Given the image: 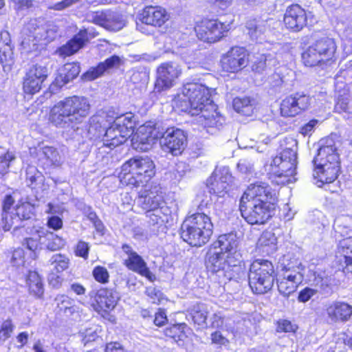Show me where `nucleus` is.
<instances>
[{
  "instance_id": "obj_1",
  "label": "nucleus",
  "mask_w": 352,
  "mask_h": 352,
  "mask_svg": "<svg viewBox=\"0 0 352 352\" xmlns=\"http://www.w3.org/2000/svg\"><path fill=\"white\" fill-rule=\"evenodd\" d=\"M278 199L269 184L263 182L250 184L239 201L241 217L250 225H264L274 214Z\"/></svg>"
},
{
  "instance_id": "obj_2",
  "label": "nucleus",
  "mask_w": 352,
  "mask_h": 352,
  "mask_svg": "<svg viewBox=\"0 0 352 352\" xmlns=\"http://www.w3.org/2000/svg\"><path fill=\"white\" fill-rule=\"evenodd\" d=\"M214 89L203 84L188 82L182 85L180 91L175 94L173 102L176 109L190 116H198L207 111L208 107L212 109L211 114L203 115L206 120L215 118V105L212 96Z\"/></svg>"
},
{
  "instance_id": "obj_3",
  "label": "nucleus",
  "mask_w": 352,
  "mask_h": 352,
  "mask_svg": "<svg viewBox=\"0 0 352 352\" xmlns=\"http://www.w3.org/2000/svg\"><path fill=\"white\" fill-rule=\"evenodd\" d=\"M90 112L91 104L87 98L70 96L59 100L51 107L48 121L56 127L65 128L82 123Z\"/></svg>"
},
{
  "instance_id": "obj_4",
  "label": "nucleus",
  "mask_w": 352,
  "mask_h": 352,
  "mask_svg": "<svg viewBox=\"0 0 352 352\" xmlns=\"http://www.w3.org/2000/svg\"><path fill=\"white\" fill-rule=\"evenodd\" d=\"M210 217L203 212L187 214L179 228L180 239L192 248H201L207 244L213 234Z\"/></svg>"
},
{
  "instance_id": "obj_5",
  "label": "nucleus",
  "mask_w": 352,
  "mask_h": 352,
  "mask_svg": "<svg viewBox=\"0 0 352 352\" xmlns=\"http://www.w3.org/2000/svg\"><path fill=\"white\" fill-rule=\"evenodd\" d=\"M336 41L327 35L318 36L301 52V62L307 67L322 69L334 65L337 60Z\"/></svg>"
},
{
  "instance_id": "obj_6",
  "label": "nucleus",
  "mask_w": 352,
  "mask_h": 352,
  "mask_svg": "<svg viewBox=\"0 0 352 352\" xmlns=\"http://www.w3.org/2000/svg\"><path fill=\"white\" fill-rule=\"evenodd\" d=\"M296 153L292 148H285L266 165L267 177L274 184L285 186L296 180Z\"/></svg>"
},
{
  "instance_id": "obj_7",
  "label": "nucleus",
  "mask_w": 352,
  "mask_h": 352,
  "mask_svg": "<svg viewBox=\"0 0 352 352\" xmlns=\"http://www.w3.org/2000/svg\"><path fill=\"white\" fill-rule=\"evenodd\" d=\"M276 272L272 262L267 259L256 258L252 261L248 272V285L256 295L269 292L274 287Z\"/></svg>"
},
{
  "instance_id": "obj_8",
  "label": "nucleus",
  "mask_w": 352,
  "mask_h": 352,
  "mask_svg": "<svg viewBox=\"0 0 352 352\" xmlns=\"http://www.w3.org/2000/svg\"><path fill=\"white\" fill-rule=\"evenodd\" d=\"M138 199L140 206L151 223L157 225L164 222L167 207L165 193L161 188L151 186L149 189L144 190L139 192Z\"/></svg>"
},
{
  "instance_id": "obj_9",
  "label": "nucleus",
  "mask_w": 352,
  "mask_h": 352,
  "mask_svg": "<svg viewBox=\"0 0 352 352\" xmlns=\"http://www.w3.org/2000/svg\"><path fill=\"white\" fill-rule=\"evenodd\" d=\"M230 25L216 17L202 16L194 22L193 32L196 38L206 44L217 43L228 36Z\"/></svg>"
},
{
  "instance_id": "obj_10",
  "label": "nucleus",
  "mask_w": 352,
  "mask_h": 352,
  "mask_svg": "<svg viewBox=\"0 0 352 352\" xmlns=\"http://www.w3.org/2000/svg\"><path fill=\"white\" fill-rule=\"evenodd\" d=\"M240 263L239 258L227 256L223 252L210 248L206 255L205 265L207 270L229 280L235 278L239 274Z\"/></svg>"
},
{
  "instance_id": "obj_11",
  "label": "nucleus",
  "mask_w": 352,
  "mask_h": 352,
  "mask_svg": "<svg viewBox=\"0 0 352 352\" xmlns=\"http://www.w3.org/2000/svg\"><path fill=\"white\" fill-rule=\"evenodd\" d=\"M250 53L245 47L239 45L231 47L220 58L221 72L224 76L236 74L242 72L250 63Z\"/></svg>"
},
{
  "instance_id": "obj_12",
  "label": "nucleus",
  "mask_w": 352,
  "mask_h": 352,
  "mask_svg": "<svg viewBox=\"0 0 352 352\" xmlns=\"http://www.w3.org/2000/svg\"><path fill=\"white\" fill-rule=\"evenodd\" d=\"M49 77L47 66L34 63L25 72L21 80V89L24 97L32 98L45 87Z\"/></svg>"
},
{
  "instance_id": "obj_13",
  "label": "nucleus",
  "mask_w": 352,
  "mask_h": 352,
  "mask_svg": "<svg viewBox=\"0 0 352 352\" xmlns=\"http://www.w3.org/2000/svg\"><path fill=\"white\" fill-rule=\"evenodd\" d=\"M182 74V69L176 62L167 61L161 63L156 69L153 91L160 94L169 90L176 85Z\"/></svg>"
},
{
  "instance_id": "obj_14",
  "label": "nucleus",
  "mask_w": 352,
  "mask_h": 352,
  "mask_svg": "<svg viewBox=\"0 0 352 352\" xmlns=\"http://www.w3.org/2000/svg\"><path fill=\"white\" fill-rule=\"evenodd\" d=\"M311 104V97L304 91L287 95L280 104V114L284 118H294L307 111Z\"/></svg>"
},
{
  "instance_id": "obj_15",
  "label": "nucleus",
  "mask_w": 352,
  "mask_h": 352,
  "mask_svg": "<svg viewBox=\"0 0 352 352\" xmlns=\"http://www.w3.org/2000/svg\"><path fill=\"white\" fill-rule=\"evenodd\" d=\"M91 307L102 318H107L116 308L120 298L112 288L102 287L97 289L92 296Z\"/></svg>"
},
{
  "instance_id": "obj_16",
  "label": "nucleus",
  "mask_w": 352,
  "mask_h": 352,
  "mask_svg": "<svg viewBox=\"0 0 352 352\" xmlns=\"http://www.w3.org/2000/svg\"><path fill=\"white\" fill-rule=\"evenodd\" d=\"M283 23L289 32H299L308 25L307 11L298 3H292L285 9Z\"/></svg>"
},
{
  "instance_id": "obj_17",
  "label": "nucleus",
  "mask_w": 352,
  "mask_h": 352,
  "mask_svg": "<svg viewBox=\"0 0 352 352\" xmlns=\"http://www.w3.org/2000/svg\"><path fill=\"white\" fill-rule=\"evenodd\" d=\"M121 248L127 256L122 263L129 270L146 278L150 281L155 280V276L151 272L146 261L129 244L124 243Z\"/></svg>"
},
{
  "instance_id": "obj_18",
  "label": "nucleus",
  "mask_w": 352,
  "mask_h": 352,
  "mask_svg": "<svg viewBox=\"0 0 352 352\" xmlns=\"http://www.w3.org/2000/svg\"><path fill=\"white\" fill-rule=\"evenodd\" d=\"M162 146L174 156L181 155L187 144L184 131L175 127H168L162 136Z\"/></svg>"
},
{
  "instance_id": "obj_19",
  "label": "nucleus",
  "mask_w": 352,
  "mask_h": 352,
  "mask_svg": "<svg viewBox=\"0 0 352 352\" xmlns=\"http://www.w3.org/2000/svg\"><path fill=\"white\" fill-rule=\"evenodd\" d=\"M169 18V14L165 8L152 5L144 6L138 15L140 22L155 28L162 27Z\"/></svg>"
},
{
  "instance_id": "obj_20",
  "label": "nucleus",
  "mask_w": 352,
  "mask_h": 352,
  "mask_svg": "<svg viewBox=\"0 0 352 352\" xmlns=\"http://www.w3.org/2000/svg\"><path fill=\"white\" fill-rule=\"evenodd\" d=\"M333 263L344 273L352 272V236L338 241L335 250Z\"/></svg>"
},
{
  "instance_id": "obj_21",
  "label": "nucleus",
  "mask_w": 352,
  "mask_h": 352,
  "mask_svg": "<svg viewBox=\"0 0 352 352\" xmlns=\"http://www.w3.org/2000/svg\"><path fill=\"white\" fill-rule=\"evenodd\" d=\"M97 34L89 32L87 28L80 29L65 44L60 47V54L64 56H70L75 54Z\"/></svg>"
},
{
  "instance_id": "obj_22",
  "label": "nucleus",
  "mask_w": 352,
  "mask_h": 352,
  "mask_svg": "<svg viewBox=\"0 0 352 352\" xmlns=\"http://www.w3.org/2000/svg\"><path fill=\"white\" fill-rule=\"evenodd\" d=\"M314 164H340V155L334 141L327 139L323 141L313 160Z\"/></svg>"
},
{
  "instance_id": "obj_23",
  "label": "nucleus",
  "mask_w": 352,
  "mask_h": 352,
  "mask_svg": "<svg viewBox=\"0 0 352 352\" xmlns=\"http://www.w3.org/2000/svg\"><path fill=\"white\" fill-rule=\"evenodd\" d=\"M136 156L125 161L120 167L118 178L123 186L131 188L140 187L139 173L138 172Z\"/></svg>"
},
{
  "instance_id": "obj_24",
  "label": "nucleus",
  "mask_w": 352,
  "mask_h": 352,
  "mask_svg": "<svg viewBox=\"0 0 352 352\" xmlns=\"http://www.w3.org/2000/svg\"><path fill=\"white\" fill-rule=\"evenodd\" d=\"M237 246L236 236L232 233H228L219 235L209 248L214 250L219 249V252H223L227 256L240 258L241 254L237 250Z\"/></svg>"
},
{
  "instance_id": "obj_25",
  "label": "nucleus",
  "mask_w": 352,
  "mask_h": 352,
  "mask_svg": "<svg viewBox=\"0 0 352 352\" xmlns=\"http://www.w3.org/2000/svg\"><path fill=\"white\" fill-rule=\"evenodd\" d=\"M314 177L320 185L331 184L338 177L340 171V164H314Z\"/></svg>"
},
{
  "instance_id": "obj_26",
  "label": "nucleus",
  "mask_w": 352,
  "mask_h": 352,
  "mask_svg": "<svg viewBox=\"0 0 352 352\" xmlns=\"http://www.w3.org/2000/svg\"><path fill=\"white\" fill-rule=\"evenodd\" d=\"M326 311L328 317L334 322H345L352 316V306L345 302H333Z\"/></svg>"
},
{
  "instance_id": "obj_27",
  "label": "nucleus",
  "mask_w": 352,
  "mask_h": 352,
  "mask_svg": "<svg viewBox=\"0 0 352 352\" xmlns=\"http://www.w3.org/2000/svg\"><path fill=\"white\" fill-rule=\"evenodd\" d=\"M24 279L28 294L36 299L43 298L45 293L44 283L38 272L36 270H28Z\"/></svg>"
},
{
  "instance_id": "obj_28",
  "label": "nucleus",
  "mask_w": 352,
  "mask_h": 352,
  "mask_svg": "<svg viewBox=\"0 0 352 352\" xmlns=\"http://www.w3.org/2000/svg\"><path fill=\"white\" fill-rule=\"evenodd\" d=\"M80 72V66L78 62L66 63L59 69L53 83L58 87H63L76 78Z\"/></svg>"
},
{
  "instance_id": "obj_29",
  "label": "nucleus",
  "mask_w": 352,
  "mask_h": 352,
  "mask_svg": "<svg viewBox=\"0 0 352 352\" xmlns=\"http://www.w3.org/2000/svg\"><path fill=\"white\" fill-rule=\"evenodd\" d=\"M140 186L149 182L155 175V165L148 157L136 155Z\"/></svg>"
},
{
  "instance_id": "obj_30",
  "label": "nucleus",
  "mask_w": 352,
  "mask_h": 352,
  "mask_svg": "<svg viewBox=\"0 0 352 352\" xmlns=\"http://www.w3.org/2000/svg\"><path fill=\"white\" fill-rule=\"evenodd\" d=\"M129 138L126 134L122 133L114 124H111L106 130L103 137L104 146L113 149L123 144Z\"/></svg>"
},
{
  "instance_id": "obj_31",
  "label": "nucleus",
  "mask_w": 352,
  "mask_h": 352,
  "mask_svg": "<svg viewBox=\"0 0 352 352\" xmlns=\"http://www.w3.org/2000/svg\"><path fill=\"white\" fill-rule=\"evenodd\" d=\"M121 63L120 58L117 55H112L104 61L97 64L96 66L90 68L86 73L87 78L90 80H95L104 74L109 69L118 66Z\"/></svg>"
},
{
  "instance_id": "obj_32",
  "label": "nucleus",
  "mask_w": 352,
  "mask_h": 352,
  "mask_svg": "<svg viewBox=\"0 0 352 352\" xmlns=\"http://www.w3.org/2000/svg\"><path fill=\"white\" fill-rule=\"evenodd\" d=\"M14 54V45L12 43L10 34L7 30L0 32V62L7 63L12 60Z\"/></svg>"
},
{
  "instance_id": "obj_33",
  "label": "nucleus",
  "mask_w": 352,
  "mask_h": 352,
  "mask_svg": "<svg viewBox=\"0 0 352 352\" xmlns=\"http://www.w3.org/2000/svg\"><path fill=\"white\" fill-rule=\"evenodd\" d=\"M189 314L194 326L197 329H202L207 327L208 311L204 304L197 302L190 308Z\"/></svg>"
},
{
  "instance_id": "obj_34",
  "label": "nucleus",
  "mask_w": 352,
  "mask_h": 352,
  "mask_svg": "<svg viewBox=\"0 0 352 352\" xmlns=\"http://www.w3.org/2000/svg\"><path fill=\"white\" fill-rule=\"evenodd\" d=\"M276 283L279 293L287 297L294 293L298 287L296 274L284 276Z\"/></svg>"
},
{
  "instance_id": "obj_35",
  "label": "nucleus",
  "mask_w": 352,
  "mask_h": 352,
  "mask_svg": "<svg viewBox=\"0 0 352 352\" xmlns=\"http://www.w3.org/2000/svg\"><path fill=\"white\" fill-rule=\"evenodd\" d=\"M254 104V99L246 96L235 97L232 100V107L234 111L245 116L252 114Z\"/></svg>"
},
{
  "instance_id": "obj_36",
  "label": "nucleus",
  "mask_w": 352,
  "mask_h": 352,
  "mask_svg": "<svg viewBox=\"0 0 352 352\" xmlns=\"http://www.w3.org/2000/svg\"><path fill=\"white\" fill-rule=\"evenodd\" d=\"M120 130L129 138L135 127L134 116L131 113H126L115 118L113 122Z\"/></svg>"
},
{
  "instance_id": "obj_37",
  "label": "nucleus",
  "mask_w": 352,
  "mask_h": 352,
  "mask_svg": "<svg viewBox=\"0 0 352 352\" xmlns=\"http://www.w3.org/2000/svg\"><path fill=\"white\" fill-rule=\"evenodd\" d=\"M13 214L19 220H28L35 216L34 206L29 201H19L14 208Z\"/></svg>"
},
{
  "instance_id": "obj_38",
  "label": "nucleus",
  "mask_w": 352,
  "mask_h": 352,
  "mask_svg": "<svg viewBox=\"0 0 352 352\" xmlns=\"http://www.w3.org/2000/svg\"><path fill=\"white\" fill-rule=\"evenodd\" d=\"M55 301L58 314L72 315L74 313V300L73 298L65 294H60L56 297Z\"/></svg>"
},
{
  "instance_id": "obj_39",
  "label": "nucleus",
  "mask_w": 352,
  "mask_h": 352,
  "mask_svg": "<svg viewBox=\"0 0 352 352\" xmlns=\"http://www.w3.org/2000/svg\"><path fill=\"white\" fill-rule=\"evenodd\" d=\"M187 324L185 322L173 324L163 330L165 338L179 340L185 335Z\"/></svg>"
},
{
  "instance_id": "obj_40",
  "label": "nucleus",
  "mask_w": 352,
  "mask_h": 352,
  "mask_svg": "<svg viewBox=\"0 0 352 352\" xmlns=\"http://www.w3.org/2000/svg\"><path fill=\"white\" fill-rule=\"evenodd\" d=\"M144 293L152 304L160 305L169 302L168 298L156 287H146Z\"/></svg>"
},
{
  "instance_id": "obj_41",
  "label": "nucleus",
  "mask_w": 352,
  "mask_h": 352,
  "mask_svg": "<svg viewBox=\"0 0 352 352\" xmlns=\"http://www.w3.org/2000/svg\"><path fill=\"white\" fill-rule=\"evenodd\" d=\"M274 324L276 332L278 333L295 334L298 329V326L288 319H278Z\"/></svg>"
},
{
  "instance_id": "obj_42",
  "label": "nucleus",
  "mask_w": 352,
  "mask_h": 352,
  "mask_svg": "<svg viewBox=\"0 0 352 352\" xmlns=\"http://www.w3.org/2000/svg\"><path fill=\"white\" fill-rule=\"evenodd\" d=\"M312 285L318 292H325L331 287V279L329 276L314 273Z\"/></svg>"
},
{
  "instance_id": "obj_43",
  "label": "nucleus",
  "mask_w": 352,
  "mask_h": 352,
  "mask_svg": "<svg viewBox=\"0 0 352 352\" xmlns=\"http://www.w3.org/2000/svg\"><path fill=\"white\" fill-rule=\"evenodd\" d=\"M15 324L12 318H8L1 322L0 325V342L8 340L14 333Z\"/></svg>"
},
{
  "instance_id": "obj_44",
  "label": "nucleus",
  "mask_w": 352,
  "mask_h": 352,
  "mask_svg": "<svg viewBox=\"0 0 352 352\" xmlns=\"http://www.w3.org/2000/svg\"><path fill=\"white\" fill-rule=\"evenodd\" d=\"M92 276L94 280L98 283L105 285L109 282V273L107 269L104 266H95L92 270Z\"/></svg>"
},
{
  "instance_id": "obj_45",
  "label": "nucleus",
  "mask_w": 352,
  "mask_h": 352,
  "mask_svg": "<svg viewBox=\"0 0 352 352\" xmlns=\"http://www.w3.org/2000/svg\"><path fill=\"white\" fill-rule=\"evenodd\" d=\"M16 158L14 154L10 151H6L0 156V175H5L9 172L11 162Z\"/></svg>"
},
{
  "instance_id": "obj_46",
  "label": "nucleus",
  "mask_w": 352,
  "mask_h": 352,
  "mask_svg": "<svg viewBox=\"0 0 352 352\" xmlns=\"http://www.w3.org/2000/svg\"><path fill=\"white\" fill-rule=\"evenodd\" d=\"M53 264L54 268L51 272L63 274L69 267V259L66 256L58 254L54 256Z\"/></svg>"
},
{
  "instance_id": "obj_47",
  "label": "nucleus",
  "mask_w": 352,
  "mask_h": 352,
  "mask_svg": "<svg viewBox=\"0 0 352 352\" xmlns=\"http://www.w3.org/2000/svg\"><path fill=\"white\" fill-rule=\"evenodd\" d=\"M153 322L157 327H162L168 322L166 309L162 307L157 308L153 314Z\"/></svg>"
},
{
  "instance_id": "obj_48",
  "label": "nucleus",
  "mask_w": 352,
  "mask_h": 352,
  "mask_svg": "<svg viewBox=\"0 0 352 352\" xmlns=\"http://www.w3.org/2000/svg\"><path fill=\"white\" fill-rule=\"evenodd\" d=\"M89 250L90 246L89 243L79 240L74 248V254L78 257L82 258L84 260H87Z\"/></svg>"
},
{
  "instance_id": "obj_49",
  "label": "nucleus",
  "mask_w": 352,
  "mask_h": 352,
  "mask_svg": "<svg viewBox=\"0 0 352 352\" xmlns=\"http://www.w3.org/2000/svg\"><path fill=\"white\" fill-rule=\"evenodd\" d=\"M10 262L16 267L23 266L25 263V254L22 249L14 250L12 253Z\"/></svg>"
},
{
  "instance_id": "obj_50",
  "label": "nucleus",
  "mask_w": 352,
  "mask_h": 352,
  "mask_svg": "<svg viewBox=\"0 0 352 352\" xmlns=\"http://www.w3.org/2000/svg\"><path fill=\"white\" fill-rule=\"evenodd\" d=\"M211 343L219 346H226L230 343L229 340L226 338L220 331H215L210 335Z\"/></svg>"
},
{
  "instance_id": "obj_51",
  "label": "nucleus",
  "mask_w": 352,
  "mask_h": 352,
  "mask_svg": "<svg viewBox=\"0 0 352 352\" xmlns=\"http://www.w3.org/2000/svg\"><path fill=\"white\" fill-rule=\"evenodd\" d=\"M64 281L63 274H58L54 272H50L48 275V283L53 288H59L61 287Z\"/></svg>"
},
{
  "instance_id": "obj_52",
  "label": "nucleus",
  "mask_w": 352,
  "mask_h": 352,
  "mask_svg": "<svg viewBox=\"0 0 352 352\" xmlns=\"http://www.w3.org/2000/svg\"><path fill=\"white\" fill-rule=\"evenodd\" d=\"M317 292V289L306 287L298 293V300L301 302H306L316 294Z\"/></svg>"
},
{
  "instance_id": "obj_53",
  "label": "nucleus",
  "mask_w": 352,
  "mask_h": 352,
  "mask_svg": "<svg viewBox=\"0 0 352 352\" xmlns=\"http://www.w3.org/2000/svg\"><path fill=\"white\" fill-rule=\"evenodd\" d=\"M214 187H211L210 192L219 197L223 196L227 190V184L221 180L216 181L212 184Z\"/></svg>"
},
{
  "instance_id": "obj_54",
  "label": "nucleus",
  "mask_w": 352,
  "mask_h": 352,
  "mask_svg": "<svg viewBox=\"0 0 352 352\" xmlns=\"http://www.w3.org/2000/svg\"><path fill=\"white\" fill-rule=\"evenodd\" d=\"M64 245L63 239L58 235H54L51 240L47 243V248L51 251H56L62 248Z\"/></svg>"
},
{
  "instance_id": "obj_55",
  "label": "nucleus",
  "mask_w": 352,
  "mask_h": 352,
  "mask_svg": "<svg viewBox=\"0 0 352 352\" xmlns=\"http://www.w3.org/2000/svg\"><path fill=\"white\" fill-rule=\"evenodd\" d=\"M349 100L344 95H340L336 101V109L340 112H347L349 110Z\"/></svg>"
},
{
  "instance_id": "obj_56",
  "label": "nucleus",
  "mask_w": 352,
  "mask_h": 352,
  "mask_svg": "<svg viewBox=\"0 0 352 352\" xmlns=\"http://www.w3.org/2000/svg\"><path fill=\"white\" fill-rule=\"evenodd\" d=\"M17 10H25L35 7L34 0H13Z\"/></svg>"
},
{
  "instance_id": "obj_57",
  "label": "nucleus",
  "mask_w": 352,
  "mask_h": 352,
  "mask_svg": "<svg viewBox=\"0 0 352 352\" xmlns=\"http://www.w3.org/2000/svg\"><path fill=\"white\" fill-rule=\"evenodd\" d=\"M104 352H126V351L120 342L111 341L106 343Z\"/></svg>"
},
{
  "instance_id": "obj_58",
  "label": "nucleus",
  "mask_w": 352,
  "mask_h": 352,
  "mask_svg": "<svg viewBox=\"0 0 352 352\" xmlns=\"http://www.w3.org/2000/svg\"><path fill=\"white\" fill-rule=\"evenodd\" d=\"M92 21L94 23L100 25L106 26L108 25L109 20L107 18L106 14L102 11L95 12L92 16Z\"/></svg>"
},
{
  "instance_id": "obj_59",
  "label": "nucleus",
  "mask_w": 352,
  "mask_h": 352,
  "mask_svg": "<svg viewBox=\"0 0 352 352\" xmlns=\"http://www.w3.org/2000/svg\"><path fill=\"white\" fill-rule=\"evenodd\" d=\"M2 228L4 231H9L14 226V218L11 213L2 214Z\"/></svg>"
},
{
  "instance_id": "obj_60",
  "label": "nucleus",
  "mask_w": 352,
  "mask_h": 352,
  "mask_svg": "<svg viewBox=\"0 0 352 352\" xmlns=\"http://www.w3.org/2000/svg\"><path fill=\"white\" fill-rule=\"evenodd\" d=\"M63 221L58 216H51L48 218L47 226L54 230H58L63 228Z\"/></svg>"
},
{
  "instance_id": "obj_61",
  "label": "nucleus",
  "mask_w": 352,
  "mask_h": 352,
  "mask_svg": "<svg viewBox=\"0 0 352 352\" xmlns=\"http://www.w3.org/2000/svg\"><path fill=\"white\" fill-rule=\"evenodd\" d=\"M318 123V120L312 119L300 128V133L304 136L308 135L314 130Z\"/></svg>"
},
{
  "instance_id": "obj_62",
  "label": "nucleus",
  "mask_w": 352,
  "mask_h": 352,
  "mask_svg": "<svg viewBox=\"0 0 352 352\" xmlns=\"http://www.w3.org/2000/svg\"><path fill=\"white\" fill-rule=\"evenodd\" d=\"M14 203V199L11 195H6L2 201L3 213H10V210Z\"/></svg>"
},
{
  "instance_id": "obj_63",
  "label": "nucleus",
  "mask_w": 352,
  "mask_h": 352,
  "mask_svg": "<svg viewBox=\"0 0 352 352\" xmlns=\"http://www.w3.org/2000/svg\"><path fill=\"white\" fill-rule=\"evenodd\" d=\"M233 0H207L208 3L212 6L219 8L223 10L228 8Z\"/></svg>"
},
{
  "instance_id": "obj_64",
  "label": "nucleus",
  "mask_w": 352,
  "mask_h": 352,
  "mask_svg": "<svg viewBox=\"0 0 352 352\" xmlns=\"http://www.w3.org/2000/svg\"><path fill=\"white\" fill-rule=\"evenodd\" d=\"M25 244L28 250L34 252L40 248L39 241L33 238H26L25 240Z\"/></svg>"
}]
</instances>
